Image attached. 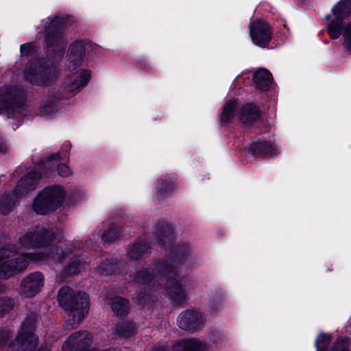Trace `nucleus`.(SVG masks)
Returning <instances> with one entry per match:
<instances>
[{
  "label": "nucleus",
  "mask_w": 351,
  "mask_h": 351,
  "mask_svg": "<svg viewBox=\"0 0 351 351\" xmlns=\"http://www.w3.org/2000/svg\"><path fill=\"white\" fill-rule=\"evenodd\" d=\"M8 150L7 145L1 137H0V154H5Z\"/></svg>",
  "instance_id": "37"
},
{
  "label": "nucleus",
  "mask_w": 351,
  "mask_h": 351,
  "mask_svg": "<svg viewBox=\"0 0 351 351\" xmlns=\"http://www.w3.org/2000/svg\"><path fill=\"white\" fill-rule=\"evenodd\" d=\"M119 263L112 257H106L97 267L99 274L103 276L115 274L118 271Z\"/></svg>",
  "instance_id": "23"
},
{
  "label": "nucleus",
  "mask_w": 351,
  "mask_h": 351,
  "mask_svg": "<svg viewBox=\"0 0 351 351\" xmlns=\"http://www.w3.org/2000/svg\"><path fill=\"white\" fill-rule=\"evenodd\" d=\"M110 306L114 315L117 317L125 316L130 311L128 301L121 297L112 298L110 302Z\"/></svg>",
  "instance_id": "25"
},
{
  "label": "nucleus",
  "mask_w": 351,
  "mask_h": 351,
  "mask_svg": "<svg viewBox=\"0 0 351 351\" xmlns=\"http://www.w3.org/2000/svg\"><path fill=\"white\" fill-rule=\"evenodd\" d=\"M253 82L258 89L266 90L272 83V75L268 70L260 69L254 73Z\"/></svg>",
  "instance_id": "19"
},
{
  "label": "nucleus",
  "mask_w": 351,
  "mask_h": 351,
  "mask_svg": "<svg viewBox=\"0 0 351 351\" xmlns=\"http://www.w3.org/2000/svg\"><path fill=\"white\" fill-rule=\"evenodd\" d=\"M14 306V301L10 298H0V317L9 312Z\"/></svg>",
  "instance_id": "32"
},
{
  "label": "nucleus",
  "mask_w": 351,
  "mask_h": 351,
  "mask_svg": "<svg viewBox=\"0 0 351 351\" xmlns=\"http://www.w3.org/2000/svg\"><path fill=\"white\" fill-rule=\"evenodd\" d=\"M23 91L14 86H4L0 89V112L8 111V117L14 118L21 110L18 102L23 98Z\"/></svg>",
  "instance_id": "11"
},
{
  "label": "nucleus",
  "mask_w": 351,
  "mask_h": 351,
  "mask_svg": "<svg viewBox=\"0 0 351 351\" xmlns=\"http://www.w3.org/2000/svg\"><path fill=\"white\" fill-rule=\"evenodd\" d=\"M64 20L60 16H55L53 19H48L45 25V43L47 52L53 51L55 49L60 51L62 56L64 48L63 26Z\"/></svg>",
  "instance_id": "8"
},
{
  "label": "nucleus",
  "mask_w": 351,
  "mask_h": 351,
  "mask_svg": "<svg viewBox=\"0 0 351 351\" xmlns=\"http://www.w3.org/2000/svg\"><path fill=\"white\" fill-rule=\"evenodd\" d=\"M189 254L188 245L174 247L169 261L158 263L149 269L138 270L133 281L145 285L149 290L164 294L174 305L182 304L186 300L192 283L189 279L180 278L177 265L183 263Z\"/></svg>",
  "instance_id": "2"
},
{
  "label": "nucleus",
  "mask_w": 351,
  "mask_h": 351,
  "mask_svg": "<svg viewBox=\"0 0 351 351\" xmlns=\"http://www.w3.org/2000/svg\"><path fill=\"white\" fill-rule=\"evenodd\" d=\"M85 47L82 41H75L71 45L69 49V69L74 70L80 66L83 61Z\"/></svg>",
  "instance_id": "17"
},
{
  "label": "nucleus",
  "mask_w": 351,
  "mask_h": 351,
  "mask_svg": "<svg viewBox=\"0 0 351 351\" xmlns=\"http://www.w3.org/2000/svg\"><path fill=\"white\" fill-rule=\"evenodd\" d=\"M238 101L233 99L227 101L219 111L220 121L223 123H229L235 114V110L237 106Z\"/></svg>",
  "instance_id": "24"
},
{
  "label": "nucleus",
  "mask_w": 351,
  "mask_h": 351,
  "mask_svg": "<svg viewBox=\"0 0 351 351\" xmlns=\"http://www.w3.org/2000/svg\"><path fill=\"white\" fill-rule=\"evenodd\" d=\"M60 241L52 230L40 225L32 227L19 237L18 246L8 245L0 249V278L8 279L23 271L30 262L61 264L72 251V245L63 251L56 246Z\"/></svg>",
  "instance_id": "1"
},
{
  "label": "nucleus",
  "mask_w": 351,
  "mask_h": 351,
  "mask_svg": "<svg viewBox=\"0 0 351 351\" xmlns=\"http://www.w3.org/2000/svg\"><path fill=\"white\" fill-rule=\"evenodd\" d=\"M332 19L328 25V33L332 39L343 34V21L351 14V0H340L332 8Z\"/></svg>",
  "instance_id": "9"
},
{
  "label": "nucleus",
  "mask_w": 351,
  "mask_h": 351,
  "mask_svg": "<svg viewBox=\"0 0 351 351\" xmlns=\"http://www.w3.org/2000/svg\"><path fill=\"white\" fill-rule=\"evenodd\" d=\"M204 321V318L200 312L195 310H187L179 315L178 324L179 327L184 330L194 331L202 327Z\"/></svg>",
  "instance_id": "15"
},
{
  "label": "nucleus",
  "mask_w": 351,
  "mask_h": 351,
  "mask_svg": "<svg viewBox=\"0 0 351 351\" xmlns=\"http://www.w3.org/2000/svg\"><path fill=\"white\" fill-rule=\"evenodd\" d=\"M149 246L145 241H138L128 248V256L132 260H137L149 254Z\"/></svg>",
  "instance_id": "26"
},
{
  "label": "nucleus",
  "mask_w": 351,
  "mask_h": 351,
  "mask_svg": "<svg viewBox=\"0 0 351 351\" xmlns=\"http://www.w3.org/2000/svg\"><path fill=\"white\" fill-rule=\"evenodd\" d=\"M65 192L60 186H50L40 191L32 204L35 213L45 215L58 209L62 204Z\"/></svg>",
  "instance_id": "5"
},
{
  "label": "nucleus",
  "mask_w": 351,
  "mask_h": 351,
  "mask_svg": "<svg viewBox=\"0 0 351 351\" xmlns=\"http://www.w3.org/2000/svg\"><path fill=\"white\" fill-rule=\"evenodd\" d=\"M154 351H168V350L165 348H158L154 350Z\"/></svg>",
  "instance_id": "40"
},
{
  "label": "nucleus",
  "mask_w": 351,
  "mask_h": 351,
  "mask_svg": "<svg viewBox=\"0 0 351 351\" xmlns=\"http://www.w3.org/2000/svg\"><path fill=\"white\" fill-rule=\"evenodd\" d=\"M148 298V295L141 296L139 295V297L137 299V301L139 304H145L146 303V300Z\"/></svg>",
  "instance_id": "39"
},
{
  "label": "nucleus",
  "mask_w": 351,
  "mask_h": 351,
  "mask_svg": "<svg viewBox=\"0 0 351 351\" xmlns=\"http://www.w3.org/2000/svg\"><path fill=\"white\" fill-rule=\"evenodd\" d=\"M112 332L116 338H130L136 335V326L133 322H123L117 324Z\"/></svg>",
  "instance_id": "20"
},
{
  "label": "nucleus",
  "mask_w": 351,
  "mask_h": 351,
  "mask_svg": "<svg viewBox=\"0 0 351 351\" xmlns=\"http://www.w3.org/2000/svg\"><path fill=\"white\" fill-rule=\"evenodd\" d=\"M90 78V71L80 69L69 75L63 82V90L66 95L62 98H68L75 94L87 84Z\"/></svg>",
  "instance_id": "13"
},
{
  "label": "nucleus",
  "mask_w": 351,
  "mask_h": 351,
  "mask_svg": "<svg viewBox=\"0 0 351 351\" xmlns=\"http://www.w3.org/2000/svg\"><path fill=\"white\" fill-rule=\"evenodd\" d=\"M218 310H219V309H215V308H214V306H210V311H211L212 313H216Z\"/></svg>",
  "instance_id": "41"
},
{
  "label": "nucleus",
  "mask_w": 351,
  "mask_h": 351,
  "mask_svg": "<svg viewBox=\"0 0 351 351\" xmlns=\"http://www.w3.org/2000/svg\"><path fill=\"white\" fill-rule=\"evenodd\" d=\"M57 110V105L53 101H49L47 104H43L40 106V113L43 114H52Z\"/></svg>",
  "instance_id": "35"
},
{
  "label": "nucleus",
  "mask_w": 351,
  "mask_h": 351,
  "mask_svg": "<svg viewBox=\"0 0 351 351\" xmlns=\"http://www.w3.org/2000/svg\"><path fill=\"white\" fill-rule=\"evenodd\" d=\"M20 50L23 56H27L34 52V47L32 44L26 43L21 45Z\"/></svg>",
  "instance_id": "36"
},
{
  "label": "nucleus",
  "mask_w": 351,
  "mask_h": 351,
  "mask_svg": "<svg viewBox=\"0 0 351 351\" xmlns=\"http://www.w3.org/2000/svg\"><path fill=\"white\" fill-rule=\"evenodd\" d=\"M9 337H10V332H3L1 336L0 344H3L5 341V338H9Z\"/></svg>",
  "instance_id": "38"
},
{
  "label": "nucleus",
  "mask_w": 351,
  "mask_h": 351,
  "mask_svg": "<svg viewBox=\"0 0 351 351\" xmlns=\"http://www.w3.org/2000/svg\"><path fill=\"white\" fill-rule=\"evenodd\" d=\"M4 289H5L4 286H3L2 285L0 284V292L3 291Z\"/></svg>",
  "instance_id": "42"
},
{
  "label": "nucleus",
  "mask_w": 351,
  "mask_h": 351,
  "mask_svg": "<svg viewBox=\"0 0 351 351\" xmlns=\"http://www.w3.org/2000/svg\"><path fill=\"white\" fill-rule=\"evenodd\" d=\"M60 159V154L56 153L50 155L47 160L43 163V166L47 167L51 171H53L55 167H57L58 174L62 177H68L71 174V171L66 165H58L57 161Z\"/></svg>",
  "instance_id": "22"
},
{
  "label": "nucleus",
  "mask_w": 351,
  "mask_h": 351,
  "mask_svg": "<svg viewBox=\"0 0 351 351\" xmlns=\"http://www.w3.org/2000/svg\"><path fill=\"white\" fill-rule=\"evenodd\" d=\"M349 339L346 337H339L333 344L330 351H350Z\"/></svg>",
  "instance_id": "31"
},
{
  "label": "nucleus",
  "mask_w": 351,
  "mask_h": 351,
  "mask_svg": "<svg viewBox=\"0 0 351 351\" xmlns=\"http://www.w3.org/2000/svg\"><path fill=\"white\" fill-rule=\"evenodd\" d=\"M45 283V277L39 271L27 275L21 282L19 293L24 298H32L42 289Z\"/></svg>",
  "instance_id": "14"
},
{
  "label": "nucleus",
  "mask_w": 351,
  "mask_h": 351,
  "mask_svg": "<svg viewBox=\"0 0 351 351\" xmlns=\"http://www.w3.org/2000/svg\"><path fill=\"white\" fill-rule=\"evenodd\" d=\"M343 36V47L346 51L351 55V21L345 26Z\"/></svg>",
  "instance_id": "30"
},
{
  "label": "nucleus",
  "mask_w": 351,
  "mask_h": 351,
  "mask_svg": "<svg viewBox=\"0 0 351 351\" xmlns=\"http://www.w3.org/2000/svg\"><path fill=\"white\" fill-rule=\"evenodd\" d=\"M39 351H43V350H41L40 349L39 350Z\"/></svg>",
  "instance_id": "44"
},
{
  "label": "nucleus",
  "mask_w": 351,
  "mask_h": 351,
  "mask_svg": "<svg viewBox=\"0 0 351 351\" xmlns=\"http://www.w3.org/2000/svg\"><path fill=\"white\" fill-rule=\"evenodd\" d=\"M260 117V110L258 107L252 104L243 105L239 112L240 120L245 124H249L256 121Z\"/></svg>",
  "instance_id": "21"
},
{
  "label": "nucleus",
  "mask_w": 351,
  "mask_h": 351,
  "mask_svg": "<svg viewBox=\"0 0 351 351\" xmlns=\"http://www.w3.org/2000/svg\"><path fill=\"white\" fill-rule=\"evenodd\" d=\"M249 33L252 43L260 47H267L272 40L274 28L264 19H256L249 24Z\"/></svg>",
  "instance_id": "10"
},
{
  "label": "nucleus",
  "mask_w": 351,
  "mask_h": 351,
  "mask_svg": "<svg viewBox=\"0 0 351 351\" xmlns=\"http://www.w3.org/2000/svg\"><path fill=\"white\" fill-rule=\"evenodd\" d=\"M36 315H32L23 322L21 330L8 351H32L38 345V337L34 333Z\"/></svg>",
  "instance_id": "7"
},
{
  "label": "nucleus",
  "mask_w": 351,
  "mask_h": 351,
  "mask_svg": "<svg viewBox=\"0 0 351 351\" xmlns=\"http://www.w3.org/2000/svg\"><path fill=\"white\" fill-rule=\"evenodd\" d=\"M58 76V71L53 64L35 61L29 63L24 70V78L36 86H48Z\"/></svg>",
  "instance_id": "6"
},
{
  "label": "nucleus",
  "mask_w": 351,
  "mask_h": 351,
  "mask_svg": "<svg viewBox=\"0 0 351 351\" xmlns=\"http://www.w3.org/2000/svg\"><path fill=\"white\" fill-rule=\"evenodd\" d=\"M172 349L173 351H206V346L197 339H186L174 343Z\"/></svg>",
  "instance_id": "18"
},
{
  "label": "nucleus",
  "mask_w": 351,
  "mask_h": 351,
  "mask_svg": "<svg viewBox=\"0 0 351 351\" xmlns=\"http://www.w3.org/2000/svg\"><path fill=\"white\" fill-rule=\"evenodd\" d=\"M158 188L160 189L159 196L163 197L165 196L167 192L173 190V184L171 183L167 182V179L162 180V182H159L158 184Z\"/></svg>",
  "instance_id": "34"
},
{
  "label": "nucleus",
  "mask_w": 351,
  "mask_h": 351,
  "mask_svg": "<svg viewBox=\"0 0 351 351\" xmlns=\"http://www.w3.org/2000/svg\"><path fill=\"white\" fill-rule=\"evenodd\" d=\"M331 341V337L328 335H319L316 340V345L321 351H326L328 344Z\"/></svg>",
  "instance_id": "33"
},
{
  "label": "nucleus",
  "mask_w": 351,
  "mask_h": 351,
  "mask_svg": "<svg viewBox=\"0 0 351 351\" xmlns=\"http://www.w3.org/2000/svg\"><path fill=\"white\" fill-rule=\"evenodd\" d=\"M65 147H66V149H71V145H65Z\"/></svg>",
  "instance_id": "43"
},
{
  "label": "nucleus",
  "mask_w": 351,
  "mask_h": 351,
  "mask_svg": "<svg viewBox=\"0 0 351 351\" xmlns=\"http://www.w3.org/2000/svg\"><path fill=\"white\" fill-rule=\"evenodd\" d=\"M58 301L66 313L65 327L72 330L84 319L89 310V298L84 292L75 293L71 287H62L58 291Z\"/></svg>",
  "instance_id": "3"
},
{
  "label": "nucleus",
  "mask_w": 351,
  "mask_h": 351,
  "mask_svg": "<svg viewBox=\"0 0 351 351\" xmlns=\"http://www.w3.org/2000/svg\"><path fill=\"white\" fill-rule=\"evenodd\" d=\"M86 263L81 261L80 257L76 256L71 258L69 266L64 269L65 275H74L81 271Z\"/></svg>",
  "instance_id": "27"
},
{
  "label": "nucleus",
  "mask_w": 351,
  "mask_h": 351,
  "mask_svg": "<svg viewBox=\"0 0 351 351\" xmlns=\"http://www.w3.org/2000/svg\"><path fill=\"white\" fill-rule=\"evenodd\" d=\"M43 175L49 176L50 173L48 171H32L24 178H22L12 193L3 195L0 198V213L7 215L10 213L16 205L19 197L27 193L28 191L35 189L39 179Z\"/></svg>",
  "instance_id": "4"
},
{
  "label": "nucleus",
  "mask_w": 351,
  "mask_h": 351,
  "mask_svg": "<svg viewBox=\"0 0 351 351\" xmlns=\"http://www.w3.org/2000/svg\"><path fill=\"white\" fill-rule=\"evenodd\" d=\"M247 152L256 157H274L278 154L276 146L270 141H259L250 144Z\"/></svg>",
  "instance_id": "16"
},
{
  "label": "nucleus",
  "mask_w": 351,
  "mask_h": 351,
  "mask_svg": "<svg viewBox=\"0 0 351 351\" xmlns=\"http://www.w3.org/2000/svg\"><path fill=\"white\" fill-rule=\"evenodd\" d=\"M92 342V335L86 330H80L69 335L63 343L62 348L63 351H120L117 348L98 350L95 347L88 350Z\"/></svg>",
  "instance_id": "12"
},
{
  "label": "nucleus",
  "mask_w": 351,
  "mask_h": 351,
  "mask_svg": "<svg viewBox=\"0 0 351 351\" xmlns=\"http://www.w3.org/2000/svg\"><path fill=\"white\" fill-rule=\"evenodd\" d=\"M121 235V228L117 225H112L108 231H105L101 236L104 242L108 243L117 239Z\"/></svg>",
  "instance_id": "29"
},
{
  "label": "nucleus",
  "mask_w": 351,
  "mask_h": 351,
  "mask_svg": "<svg viewBox=\"0 0 351 351\" xmlns=\"http://www.w3.org/2000/svg\"><path fill=\"white\" fill-rule=\"evenodd\" d=\"M158 242L161 245H165L166 241L171 242L173 239V228L168 225L162 226L158 232Z\"/></svg>",
  "instance_id": "28"
}]
</instances>
